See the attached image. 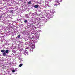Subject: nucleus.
Instances as JSON below:
<instances>
[{
	"instance_id": "3",
	"label": "nucleus",
	"mask_w": 75,
	"mask_h": 75,
	"mask_svg": "<svg viewBox=\"0 0 75 75\" xmlns=\"http://www.w3.org/2000/svg\"><path fill=\"white\" fill-rule=\"evenodd\" d=\"M9 12L10 13H14V11L13 10H10L9 11Z\"/></svg>"
},
{
	"instance_id": "9",
	"label": "nucleus",
	"mask_w": 75,
	"mask_h": 75,
	"mask_svg": "<svg viewBox=\"0 0 75 75\" xmlns=\"http://www.w3.org/2000/svg\"><path fill=\"white\" fill-rule=\"evenodd\" d=\"M24 23H27V20H25L24 21Z\"/></svg>"
},
{
	"instance_id": "2",
	"label": "nucleus",
	"mask_w": 75,
	"mask_h": 75,
	"mask_svg": "<svg viewBox=\"0 0 75 75\" xmlns=\"http://www.w3.org/2000/svg\"><path fill=\"white\" fill-rule=\"evenodd\" d=\"M34 7L35 8H38V5H35L34 6Z\"/></svg>"
},
{
	"instance_id": "8",
	"label": "nucleus",
	"mask_w": 75,
	"mask_h": 75,
	"mask_svg": "<svg viewBox=\"0 0 75 75\" xmlns=\"http://www.w3.org/2000/svg\"><path fill=\"white\" fill-rule=\"evenodd\" d=\"M22 65H23V64H21L19 65V67H21L22 66Z\"/></svg>"
},
{
	"instance_id": "6",
	"label": "nucleus",
	"mask_w": 75,
	"mask_h": 75,
	"mask_svg": "<svg viewBox=\"0 0 75 75\" xmlns=\"http://www.w3.org/2000/svg\"><path fill=\"white\" fill-rule=\"evenodd\" d=\"M32 48H33V49H34V48H35V46L33 45L31 46Z\"/></svg>"
},
{
	"instance_id": "1",
	"label": "nucleus",
	"mask_w": 75,
	"mask_h": 75,
	"mask_svg": "<svg viewBox=\"0 0 75 75\" xmlns=\"http://www.w3.org/2000/svg\"><path fill=\"white\" fill-rule=\"evenodd\" d=\"M5 52L3 53L2 55L4 57H6L7 55V54H8L9 52V51L8 50H6L5 51Z\"/></svg>"
},
{
	"instance_id": "11",
	"label": "nucleus",
	"mask_w": 75,
	"mask_h": 75,
	"mask_svg": "<svg viewBox=\"0 0 75 75\" xmlns=\"http://www.w3.org/2000/svg\"><path fill=\"white\" fill-rule=\"evenodd\" d=\"M18 38H20V35H18L17 37Z\"/></svg>"
},
{
	"instance_id": "12",
	"label": "nucleus",
	"mask_w": 75,
	"mask_h": 75,
	"mask_svg": "<svg viewBox=\"0 0 75 75\" xmlns=\"http://www.w3.org/2000/svg\"><path fill=\"white\" fill-rule=\"evenodd\" d=\"M54 6H57V4H54Z\"/></svg>"
},
{
	"instance_id": "13",
	"label": "nucleus",
	"mask_w": 75,
	"mask_h": 75,
	"mask_svg": "<svg viewBox=\"0 0 75 75\" xmlns=\"http://www.w3.org/2000/svg\"><path fill=\"white\" fill-rule=\"evenodd\" d=\"M31 50H32L30 49V52H31Z\"/></svg>"
},
{
	"instance_id": "5",
	"label": "nucleus",
	"mask_w": 75,
	"mask_h": 75,
	"mask_svg": "<svg viewBox=\"0 0 75 75\" xmlns=\"http://www.w3.org/2000/svg\"><path fill=\"white\" fill-rule=\"evenodd\" d=\"M31 4V1H30L28 3V4Z\"/></svg>"
},
{
	"instance_id": "10",
	"label": "nucleus",
	"mask_w": 75,
	"mask_h": 75,
	"mask_svg": "<svg viewBox=\"0 0 75 75\" xmlns=\"http://www.w3.org/2000/svg\"><path fill=\"white\" fill-rule=\"evenodd\" d=\"M12 72H15V70H12Z\"/></svg>"
},
{
	"instance_id": "15",
	"label": "nucleus",
	"mask_w": 75,
	"mask_h": 75,
	"mask_svg": "<svg viewBox=\"0 0 75 75\" xmlns=\"http://www.w3.org/2000/svg\"><path fill=\"white\" fill-rule=\"evenodd\" d=\"M11 8V9H13V8L12 7Z\"/></svg>"
},
{
	"instance_id": "7",
	"label": "nucleus",
	"mask_w": 75,
	"mask_h": 75,
	"mask_svg": "<svg viewBox=\"0 0 75 75\" xmlns=\"http://www.w3.org/2000/svg\"><path fill=\"white\" fill-rule=\"evenodd\" d=\"M28 52H25V55H28Z\"/></svg>"
},
{
	"instance_id": "14",
	"label": "nucleus",
	"mask_w": 75,
	"mask_h": 75,
	"mask_svg": "<svg viewBox=\"0 0 75 75\" xmlns=\"http://www.w3.org/2000/svg\"><path fill=\"white\" fill-rule=\"evenodd\" d=\"M54 11V10H52V11Z\"/></svg>"
},
{
	"instance_id": "4",
	"label": "nucleus",
	"mask_w": 75,
	"mask_h": 75,
	"mask_svg": "<svg viewBox=\"0 0 75 75\" xmlns=\"http://www.w3.org/2000/svg\"><path fill=\"white\" fill-rule=\"evenodd\" d=\"M5 50H1V52H5Z\"/></svg>"
},
{
	"instance_id": "16",
	"label": "nucleus",
	"mask_w": 75,
	"mask_h": 75,
	"mask_svg": "<svg viewBox=\"0 0 75 75\" xmlns=\"http://www.w3.org/2000/svg\"><path fill=\"white\" fill-rule=\"evenodd\" d=\"M53 13H54V12H53Z\"/></svg>"
}]
</instances>
